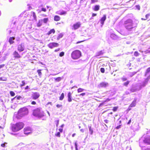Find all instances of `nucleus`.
<instances>
[{
    "label": "nucleus",
    "mask_w": 150,
    "mask_h": 150,
    "mask_svg": "<svg viewBox=\"0 0 150 150\" xmlns=\"http://www.w3.org/2000/svg\"><path fill=\"white\" fill-rule=\"evenodd\" d=\"M29 113L28 109L26 107H24L20 108L18 111L17 113L15 115V117L18 119H21L27 115Z\"/></svg>",
    "instance_id": "f257e3e1"
},
{
    "label": "nucleus",
    "mask_w": 150,
    "mask_h": 150,
    "mask_svg": "<svg viewBox=\"0 0 150 150\" xmlns=\"http://www.w3.org/2000/svg\"><path fill=\"white\" fill-rule=\"evenodd\" d=\"M24 125V124L22 122H17L12 125L11 129L13 132H16L22 129Z\"/></svg>",
    "instance_id": "f03ea898"
},
{
    "label": "nucleus",
    "mask_w": 150,
    "mask_h": 150,
    "mask_svg": "<svg viewBox=\"0 0 150 150\" xmlns=\"http://www.w3.org/2000/svg\"><path fill=\"white\" fill-rule=\"evenodd\" d=\"M81 56V53L79 50H76L73 51L71 54L72 58L74 60L79 58Z\"/></svg>",
    "instance_id": "7ed1b4c3"
},
{
    "label": "nucleus",
    "mask_w": 150,
    "mask_h": 150,
    "mask_svg": "<svg viewBox=\"0 0 150 150\" xmlns=\"http://www.w3.org/2000/svg\"><path fill=\"white\" fill-rule=\"evenodd\" d=\"M33 115L34 116L40 118L41 117L44 116L39 108H37L34 110L33 112Z\"/></svg>",
    "instance_id": "20e7f679"
},
{
    "label": "nucleus",
    "mask_w": 150,
    "mask_h": 150,
    "mask_svg": "<svg viewBox=\"0 0 150 150\" xmlns=\"http://www.w3.org/2000/svg\"><path fill=\"white\" fill-rule=\"evenodd\" d=\"M125 27L128 30H129L133 28V22L132 20L128 19L125 22Z\"/></svg>",
    "instance_id": "39448f33"
},
{
    "label": "nucleus",
    "mask_w": 150,
    "mask_h": 150,
    "mask_svg": "<svg viewBox=\"0 0 150 150\" xmlns=\"http://www.w3.org/2000/svg\"><path fill=\"white\" fill-rule=\"evenodd\" d=\"M81 23L79 22H78L74 23L72 27V29L75 30L80 28L81 25Z\"/></svg>",
    "instance_id": "423d86ee"
},
{
    "label": "nucleus",
    "mask_w": 150,
    "mask_h": 150,
    "mask_svg": "<svg viewBox=\"0 0 150 150\" xmlns=\"http://www.w3.org/2000/svg\"><path fill=\"white\" fill-rule=\"evenodd\" d=\"M59 44L57 42H52L50 43L47 46L49 48L52 49L54 47H57L59 46Z\"/></svg>",
    "instance_id": "0eeeda50"
},
{
    "label": "nucleus",
    "mask_w": 150,
    "mask_h": 150,
    "mask_svg": "<svg viewBox=\"0 0 150 150\" xmlns=\"http://www.w3.org/2000/svg\"><path fill=\"white\" fill-rule=\"evenodd\" d=\"M143 142L145 144L150 145V136L148 135L144 138Z\"/></svg>",
    "instance_id": "6e6552de"
},
{
    "label": "nucleus",
    "mask_w": 150,
    "mask_h": 150,
    "mask_svg": "<svg viewBox=\"0 0 150 150\" xmlns=\"http://www.w3.org/2000/svg\"><path fill=\"white\" fill-rule=\"evenodd\" d=\"M40 96L39 93L38 92H35L33 93L31 96V98L33 100H36L38 99Z\"/></svg>",
    "instance_id": "1a4fd4ad"
},
{
    "label": "nucleus",
    "mask_w": 150,
    "mask_h": 150,
    "mask_svg": "<svg viewBox=\"0 0 150 150\" xmlns=\"http://www.w3.org/2000/svg\"><path fill=\"white\" fill-rule=\"evenodd\" d=\"M17 50L20 52L23 51L24 50V45L22 43L18 45V46Z\"/></svg>",
    "instance_id": "9d476101"
},
{
    "label": "nucleus",
    "mask_w": 150,
    "mask_h": 150,
    "mask_svg": "<svg viewBox=\"0 0 150 150\" xmlns=\"http://www.w3.org/2000/svg\"><path fill=\"white\" fill-rule=\"evenodd\" d=\"M13 57L16 59H18L21 58V56L16 51H14L13 54Z\"/></svg>",
    "instance_id": "9b49d317"
},
{
    "label": "nucleus",
    "mask_w": 150,
    "mask_h": 150,
    "mask_svg": "<svg viewBox=\"0 0 150 150\" xmlns=\"http://www.w3.org/2000/svg\"><path fill=\"white\" fill-rule=\"evenodd\" d=\"M23 131L24 134L27 135L31 133V130L29 127H25L24 128Z\"/></svg>",
    "instance_id": "f8f14e48"
},
{
    "label": "nucleus",
    "mask_w": 150,
    "mask_h": 150,
    "mask_svg": "<svg viewBox=\"0 0 150 150\" xmlns=\"http://www.w3.org/2000/svg\"><path fill=\"white\" fill-rule=\"evenodd\" d=\"M106 18V16L105 15H103L102 17L101 18L100 20L101 24L102 25L104 24Z\"/></svg>",
    "instance_id": "ddd939ff"
},
{
    "label": "nucleus",
    "mask_w": 150,
    "mask_h": 150,
    "mask_svg": "<svg viewBox=\"0 0 150 150\" xmlns=\"http://www.w3.org/2000/svg\"><path fill=\"white\" fill-rule=\"evenodd\" d=\"M108 85V83L104 82H102L99 84V86L101 87H105Z\"/></svg>",
    "instance_id": "4468645a"
},
{
    "label": "nucleus",
    "mask_w": 150,
    "mask_h": 150,
    "mask_svg": "<svg viewBox=\"0 0 150 150\" xmlns=\"http://www.w3.org/2000/svg\"><path fill=\"white\" fill-rule=\"evenodd\" d=\"M68 101L69 102H71L72 100V94L70 92H68L67 95Z\"/></svg>",
    "instance_id": "2eb2a0df"
},
{
    "label": "nucleus",
    "mask_w": 150,
    "mask_h": 150,
    "mask_svg": "<svg viewBox=\"0 0 150 150\" xmlns=\"http://www.w3.org/2000/svg\"><path fill=\"white\" fill-rule=\"evenodd\" d=\"M15 39V37H10L9 38L8 42L10 44H12L14 43V40Z\"/></svg>",
    "instance_id": "dca6fc26"
},
{
    "label": "nucleus",
    "mask_w": 150,
    "mask_h": 150,
    "mask_svg": "<svg viewBox=\"0 0 150 150\" xmlns=\"http://www.w3.org/2000/svg\"><path fill=\"white\" fill-rule=\"evenodd\" d=\"M55 33V30L54 29H51L47 33V35H49L52 33L54 34Z\"/></svg>",
    "instance_id": "f3484780"
},
{
    "label": "nucleus",
    "mask_w": 150,
    "mask_h": 150,
    "mask_svg": "<svg viewBox=\"0 0 150 150\" xmlns=\"http://www.w3.org/2000/svg\"><path fill=\"white\" fill-rule=\"evenodd\" d=\"M136 100H134L129 105V107H132L135 106L136 105Z\"/></svg>",
    "instance_id": "a211bd4d"
},
{
    "label": "nucleus",
    "mask_w": 150,
    "mask_h": 150,
    "mask_svg": "<svg viewBox=\"0 0 150 150\" xmlns=\"http://www.w3.org/2000/svg\"><path fill=\"white\" fill-rule=\"evenodd\" d=\"M60 19V17L57 15H55L54 17V21H59Z\"/></svg>",
    "instance_id": "6ab92c4d"
},
{
    "label": "nucleus",
    "mask_w": 150,
    "mask_h": 150,
    "mask_svg": "<svg viewBox=\"0 0 150 150\" xmlns=\"http://www.w3.org/2000/svg\"><path fill=\"white\" fill-rule=\"evenodd\" d=\"M56 13L60 15H65L67 13L66 11H62L59 13L58 11L56 12Z\"/></svg>",
    "instance_id": "aec40b11"
},
{
    "label": "nucleus",
    "mask_w": 150,
    "mask_h": 150,
    "mask_svg": "<svg viewBox=\"0 0 150 150\" xmlns=\"http://www.w3.org/2000/svg\"><path fill=\"white\" fill-rule=\"evenodd\" d=\"M100 6L98 5H96L94 8H93V10L95 11H98L99 9Z\"/></svg>",
    "instance_id": "412c9836"
},
{
    "label": "nucleus",
    "mask_w": 150,
    "mask_h": 150,
    "mask_svg": "<svg viewBox=\"0 0 150 150\" xmlns=\"http://www.w3.org/2000/svg\"><path fill=\"white\" fill-rule=\"evenodd\" d=\"M42 19L39 20L38 21V23H37V27H39L41 26L42 25Z\"/></svg>",
    "instance_id": "4be33fe9"
},
{
    "label": "nucleus",
    "mask_w": 150,
    "mask_h": 150,
    "mask_svg": "<svg viewBox=\"0 0 150 150\" xmlns=\"http://www.w3.org/2000/svg\"><path fill=\"white\" fill-rule=\"evenodd\" d=\"M31 15H32L34 19L35 20H36V16L34 12L32 11L30 13Z\"/></svg>",
    "instance_id": "5701e85b"
},
{
    "label": "nucleus",
    "mask_w": 150,
    "mask_h": 150,
    "mask_svg": "<svg viewBox=\"0 0 150 150\" xmlns=\"http://www.w3.org/2000/svg\"><path fill=\"white\" fill-rule=\"evenodd\" d=\"M41 69H38L37 71V72L39 76L41 77L42 75Z\"/></svg>",
    "instance_id": "b1692460"
},
{
    "label": "nucleus",
    "mask_w": 150,
    "mask_h": 150,
    "mask_svg": "<svg viewBox=\"0 0 150 150\" xmlns=\"http://www.w3.org/2000/svg\"><path fill=\"white\" fill-rule=\"evenodd\" d=\"M130 83V81H127L126 82H124L123 83V85L125 86H127L128 84Z\"/></svg>",
    "instance_id": "393cba45"
},
{
    "label": "nucleus",
    "mask_w": 150,
    "mask_h": 150,
    "mask_svg": "<svg viewBox=\"0 0 150 150\" xmlns=\"http://www.w3.org/2000/svg\"><path fill=\"white\" fill-rule=\"evenodd\" d=\"M64 93H62L60 96L59 97V100H62L64 98Z\"/></svg>",
    "instance_id": "a878e982"
},
{
    "label": "nucleus",
    "mask_w": 150,
    "mask_h": 150,
    "mask_svg": "<svg viewBox=\"0 0 150 150\" xmlns=\"http://www.w3.org/2000/svg\"><path fill=\"white\" fill-rule=\"evenodd\" d=\"M63 36V35L61 33L59 34L57 38V40H58L60 38H62Z\"/></svg>",
    "instance_id": "bb28decb"
},
{
    "label": "nucleus",
    "mask_w": 150,
    "mask_h": 150,
    "mask_svg": "<svg viewBox=\"0 0 150 150\" xmlns=\"http://www.w3.org/2000/svg\"><path fill=\"white\" fill-rule=\"evenodd\" d=\"M104 52L102 51H100L97 53V55L99 56L103 54Z\"/></svg>",
    "instance_id": "cd10ccee"
},
{
    "label": "nucleus",
    "mask_w": 150,
    "mask_h": 150,
    "mask_svg": "<svg viewBox=\"0 0 150 150\" xmlns=\"http://www.w3.org/2000/svg\"><path fill=\"white\" fill-rule=\"evenodd\" d=\"M150 79V75L145 79V82L146 83L149 81V80Z\"/></svg>",
    "instance_id": "c85d7f7f"
},
{
    "label": "nucleus",
    "mask_w": 150,
    "mask_h": 150,
    "mask_svg": "<svg viewBox=\"0 0 150 150\" xmlns=\"http://www.w3.org/2000/svg\"><path fill=\"white\" fill-rule=\"evenodd\" d=\"M7 80V78L5 77H0V81H6Z\"/></svg>",
    "instance_id": "c756f323"
},
{
    "label": "nucleus",
    "mask_w": 150,
    "mask_h": 150,
    "mask_svg": "<svg viewBox=\"0 0 150 150\" xmlns=\"http://www.w3.org/2000/svg\"><path fill=\"white\" fill-rule=\"evenodd\" d=\"M110 100V99L109 98H107L106 100H105V101L103 102L102 103L100 104V105L98 106V107H100V106H102L104 104V103L106 101H109Z\"/></svg>",
    "instance_id": "7c9ffc66"
},
{
    "label": "nucleus",
    "mask_w": 150,
    "mask_h": 150,
    "mask_svg": "<svg viewBox=\"0 0 150 150\" xmlns=\"http://www.w3.org/2000/svg\"><path fill=\"white\" fill-rule=\"evenodd\" d=\"M139 53L137 51H135L134 53V55L135 57H137L139 55Z\"/></svg>",
    "instance_id": "2f4dec72"
},
{
    "label": "nucleus",
    "mask_w": 150,
    "mask_h": 150,
    "mask_svg": "<svg viewBox=\"0 0 150 150\" xmlns=\"http://www.w3.org/2000/svg\"><path fill=\"white\" fill-rule=\"evenodd\" d=\"M89 131L90 132V134H91L92 135L93 133V129H91V126H89Z\"/></svg>",
    "instance_id": "473e14b6"
},
{
    "label": "nucleus",
    "mask_w": 150,
    "mask_h": 150,
    "mask_svg": "<svg viewBox=\"0 0 150 150\" xmlns=\"http://www.w3.org/2000/svg\"><path fill=\"white\" fill-rule=\"evenodd\" d=\"M84 90V89L81 88H79L77 89V92L78 93H79L83 91Z\"/></svg>",
    "instance_id": "72a5a7b5"
},
{
    "label": "nucleus",
    "mask_w": 150,
    "mask_h": 150,
    "mask_svg": "<svg viewBox=\"0 0 150 150\" xmlns=\"http://www.w3.org/2000/svg\"><path fill=\"white\" fill-rule=\"evenodd\" d=\"M150 72V67L147 68L146 70V71L145 73V76H146L147 74Z\"/></svg>",
    "instance_id": "f704fd0d"
},
{
    "label": "nucleus",
    "mask_w": 150,
    "mask_h": 150,
    "mask_svg": "<svg viewBox=\"0 0 150 150\" xmlns=\"http://www.w3.org/2000/svg\"><path fill=\"white\" fill-rule=\"evenodd\" d=\"M42 20V21H43V22L44 23H46L48 21V18H44Z\"/></svg>",
    "instance_id": "c9c22d12"
},
{
    "label": "nucleus",
    "mask_w": 150,
    "mask_h": 150,
    "mask_svg": "<svg viewBox=\"0 0 150 150\" xmlns=\"http://www.w3.org/2000/svg\"><path fill=\"white\" fill-rule=\"evenodd\" d=\"M10 93L11 96H13L15 95V93L13 91H11L10 92Z\"/></svg>",
    "instance_id": "e433bc0d"
},
{
    "label": "nucleus",
    "mask_w": 150,
    "mask_h": 150,
    "mask_svg": "<svg viewBox=\"0 0 150 150\" xmlns=\"http://www.w3.org/2000/svg\"><path fill=\"white\" fill-rule=\"evenodd\" d=\"M60 132H59L56 133L55 134V136L58 137H60Z\"/></svg>",
    "instance_id": "4c0bfd02"
},
{
    "label": "nucleus",
    "mask_w": 150,
    "mask_h": 150,
    "mask_svg": "<svg viewBox=\"0 0 150 150\" xmlns=\"http://www.w3.org/2000/svg\"><path fill=\"white\" fill-rule=\"evenodd\" d=\"M118 108V107H114L113 108L112 110L113 111L115 112V111H116L117 110Z\"/></svg>",
    "instance_id": "58836bf2"
},
{
    "label": "nucleus",
    "mask_w": 150,
    "mask_h": 150,
    "mask_svg": "<svg viewBox=\"0 0 150 150\" xmlns=\"http://www.w3.org/2000/svg\"><path fill=\"white\" fill-rule=\"evenodd\" d=\"M64 52H62L59 53V56L62 57L64 55Z\"/></svg>",
    "instance_id": "ea45409f"
},
{
    "label": "nucleus",
    "mask_w": 150,
    "mask_h": 150,
    "mask_svg": "<svg viewBox=\"0 0 150 150\" xmlns=\"http://www.w3.org/2000/svg\"><path fill=\"white\" fill-rule=\"evenodd\" d=\"M61 80V78L58 77L55 79V80L57 81H60Z\"/></svg>",
    "instance_id": "a19ab883"
},
{
    "label": "nucleus",
    "mask_w": 150,
    "mask_h": 150,
    "mask_svg": "<svg viewBox=\"0 0 150 150\" xmlns=\"http://www.w3.org/2000/svg\"><path fill=\"white\" fill-rule=\"evenodd\" d=\"M22 84H21L20 85L21 87H22L23 86H25V83L24 81H22Z\"/></svg>",
    "instance_id": "79ce46f5"
},
{
    "label": "nucleus",
    "mask_w": 150,
    "mask_h": 150,
    "mask_svg": "<svg viewBox=\"0 0 150 150\" xmlns=\"http://www.w3.org/2000/svg\"><path fill=\"white\" fill-rule=\"evenodd\" d=\"M121 79L122 81H126L127 79L126 77H123L121 78Z\"/></svg>",
    "instance_id": "37998d69"
},
{
    "label": "nucleus",
    "mask_w": 150,
    "mask_h": 150,
    "mask_svg": "<svg viewBox=\"0 0 150 150\" xmlns=\"http://www.w3.org/2000/svg\"><path fill=\"white\" fill-rule=\"evenodd\" d=\"M21 98V97L20 96H16L13 98V99L16 98L17 100H19Z\"/></svg>",
    "instance_id": "c03bdc74"
},
{
    "label": "nucleus",
    "mask_w": 150,
    "mask_h": 150,
    "mask_svg": "<svg viewBox=\"0 0 150 150\" xmlns=\"http://www.w3.org/2000/svg\"><path fill=\"white\" fill-rule=\"evenodd\" d=\"M100 71L102 73H104L105 72V69L104 68H100Z\"/></svg>",
    "instance_id": "a18cd8bd"
},
{
    "label": "nucleus",
    "mask_w": 150,
    "mask_h": 150,
    "mask_svg": "<svg viewBox=\"0 0 150 150\" xmlns=\"http://www.w3.org/2000/svg\"><path fill=\"white\" fill-rule=\"evenodd\" d=\"M135 7H136V9H138L139 10H140V6L139 5H136V6Z\"/></svg>",
    "instance_id": "49530a36"
},
{
    "label": "nucleus",
    "mask_w": 150,
    "mask_h": 150,
    "mask_svg": "<svg viewBox=\"0 0 150 150\" xmlns=\"http://www.w3.org/2000/svg\"><path fill=\"white\" fill-rule=\"evenodd\" d=\"M59 120H57L55 121V122L56 123V126L57 127L58 126V125L59 124Z\"/></svg>",
    "instance_id": "de8ad7c7"
},
{
    "label": "nucleus",
    "mask_w": 150,
    "mask_h": 150,
    "mask_svg": "<svg viewBox=\"0 0 150 150\" xmlns=\"http://www.w3.org/2000/svg\"><path fill=\"white\" fill-rule=\"evenodd\" d=\"M41 11L45 12L46 11V9L44 8H41Z\"/></svg>",
    "instance_id": "09e8293b"
},
{
    "label": "nucleus",
    "mask_w": 150,
    "mask_h": 150,
    "mask_svg": "<svg viewBox=\"0 0 150 150\" xmlns=\"http://www.w3.org/2000/svg\"><path fill=\"white\" fill-rule=\"evenodd\" d=\"M150 16V14H148L146 15L145 17H146V20H147L148 18Z\"/></svg>",
    "instance_id": "8fccbe9b"
},
{
    "label": "nucleus",
    "mask_w": 150,
    "mask_h": 150,
    "mask_svg": "<svg viewBox=\"0 0 150 150\" xmlns=\"http://www.w3.org/2000/svg\"><path fill=\"white\" fill-rule=\"evenodd\" d=\"M62 105H59V104H57L56 105V107L57 108L62 107Z\"/></svg>",
    "instance_id": "3c124183"
},
{
    "label": "nucleus",
    "mask_w": 150,
    "mask_h": 150,
    "mask_svg": "<svg viewBox=\"0 0 150 150\" xmlns=\"http://www.w3.org/2000/svg\"><path fill=\"white\" fill-rule=\"evenodd\" d=\"M5 66V64H2L0 65V69L4 67Z\"/></svg>",
    "instance_id": "603ef678"
},
{
    "label": "nucleus",
    "mask_w": 150,
    "mask_h": 150,
    "mask_svg": "<svg viewBox=\"0 0 150 150\" xmlns=\"http://www.w3.org/2000/svg\"><path fill=\"white\" fill-rule=\"evenodd\" d=\"M31 104H32V105H36V102L35 101H33L31 102Z\"/></svg>",
    "instance_id": "864d4df0"
},
{
    "label": "nucleus",
    "mask_w": 150,
    "mask_h": 150,
    "mask_svg": "<svg viewBox=\"0 0 150 150\" xmlns=\"http://www.w3.org/2000/svg\"><path fill=\"white\" fill-rule=\"evenodd\" d=\"M121 125H120L119 126H118L117 127H116L115 128L117 129H118L121 127Z\"/></svg>",
    "instance_id": "5fc2aeb1"
},
{
    "label": "nucleus",
    "mask_w": 150,
    "mask_h": 150,
    "mask_svg": "<svg viewBox=\"0 0 150 150\" xmlns=\"http://www.w3.org/2000/svg\"><path fill=\"white\" fill-rule=\"evenodd\" d=\"M63 128H59V132H62L63 131Z\"/></svg>",
    "instance_id": "6e6d98bb"
},
{
    "label": "nucleus",
    "mask_w": 150,
    "mask_h": 150,
    "mask_svg": "<svg viewBox=\"0 0 150 150\" xmlns=\"http://www.w3.org/2000/svg\"><path fill=\"white\" fill-rule=\"evenodd\" d=\"M91 0V3H94L96 2H97L98 1L97 0Z\"/></svg>",
    "instance_id": "4d7b16f0"
},
{
    "label": "nucleus",
    "mask_w": 150,
    "mask_h": 150,
    "mask_svg": "<svg viewBox=\"0 0 150 150\" xmlns=\"http://www.w3.org/2000/svg\"><path fill=\"white\" fill-rule=\"evenodd\" d=\"M5 143H4L1 144V146L3 147H5Z\"/></svg>",
    "instance_id": "13d9d810"
},
{
    "label": "nucleus",
    "mask_w": 150,
    "mask_h": 150,
    "mask_svg": "<svg viewBox=\"0 0 150 150\" xmlns=\"http://www.w3.org/2000/svg\"><path fill=\"white\" fill-rule=\"evenodd\" d=\"M60 50V48H58L57 49H55L54 50V51L55 52H57L58 51H59Z\"/></svg>",
    "instance_id": "bf43d9fd"
},
{
    "label": "nucleus",
    "mask_w": 150,
    "mask_h": 150,
    "mask_svg": "<svg viewBox=\"0 0 150 150\" xmlns=\"http://www.w3.org/2000/svg\"><path fill=\"white\" fill-rule=\"evenodd\" d=\"M85 40H82V41H78V42H76V44H78V43H79L83 42L85 41Z\"/></svg>",
    "instance_id": "052dcab7"
},
{
    "label": "nucleus",
    "mask_w": 150,
    "mask_h": 150,
    "mask_svg": "<svg viewBox=\"0 0 150 150\" xmlns=\"http://www.w3.org/2000/svg\"><path fill=\"white\" fill-rule=\"evenodd\" d=\"M131 122V119H130V120L128 122L127 124L128 125Z\"/></svg>",
    "instance_id": "680f3d73"
},
{
    "label": "nucleus",
    "mask_w": 150,
    "mask_h": 150,
    "mask_svg": "<svg viewBox=\"0 0 150 150\" xmlns=\"http://www.w3.org/2000/svg\"><path fill=\"white\" fill-rule=\"evenodd\" d=\"M85 95V93H83L80 94V96H84Z\"/></svg>",
    "instance_id": "e2e57ef3"
},
{
    "label": "nucleus",
    "mask_w": 150,
    "mask_h": 150,
    "mask_svg": "<svg viewBox=\"0 0 150 150\" xmlns=\"http://www.w3.org/2000/svg\"><path fill=\"white\" fill-rule=\"evenodd\" d=\"M96 15H97V14L96 13H93L92 14V16H93V17H94V16H96Z\"/></svg>",
    "instance_id": "0e129e2a"
},
{
    "label": "nucleus",
    "mask_w": 150,
    "mask_h": 150,
    "mask_svg": "<svg viewBox=\"0 0 150 150\" xmlns=\"http://www.w3.org/2000/svg\"><path fill=\"white\" fill-rule=\"evenodd\" d=\"M104 122L106 123H108V120H104Z\"/></svg>",
    "instance_id": "69168bd1"
},
{
    "label": "nucleus",
    "mask_w": 150,
    "mask_h": 150,
    "mask_svg": "<svg viewBox=\"0 0 150 150\" xmlns=\"http://www.w3.org/2000/svg\"><path fill=\"white\" fill-rule=\"evenodd\" d=\"M49 104H50L51 105H52V103L51 102H49L47 104V105H48Z\"/></svg>",
    "instance_id": "338daca9"
},
{
    "label": "nucleus",
    "mask_w": 150,
    "mask_h": 150,
    "mask_svg": "<svg viewBox=\"0 0 150 150\" xmlns=\"http://www.w3.org/2000/svg\"><path fill=\"white\" fill-rule=\"evenodd\" d=\"M29 88V87L28 86H27L26 87H25V90H26V89H28Z\"/></svg>",
    "instance_id": "774afa93"
}]
</instances>
